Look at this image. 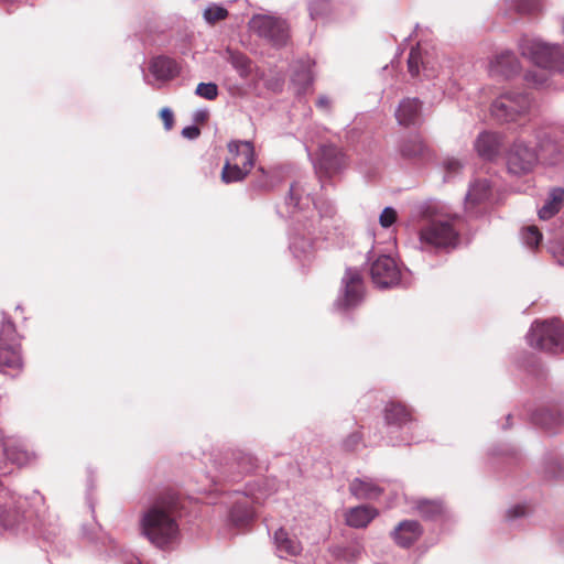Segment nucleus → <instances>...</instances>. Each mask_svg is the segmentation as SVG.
Returning a JSON list of instances; mask_svg holds the SVG:
<instances>
[{
	"label": "nucleus",
	"mask_w": 564,
	"mask_h": 564,
	"mask_svg": "<svg viewBox=\"0 0 564 564\" xmlns=\"http://www.w3.org/2000/svg\"><path fill=\"white\" fill-rule=\"evenodd\" d=\"M519 48L522 56L528 57L535 65L558 73L564 72V52L561 45L525 36L520 40Z\"/></svg>",
	"instance_id": "f03ea898"
},
{
	"label": "nucleus",
	"mask_w": 564,
	"mask_h": 564,
	"mask_svg": "<svg viewBox=\"0 0 564 564\" xmlns=\"http://www.w3.org/2000/svg\"><path fill=\"white\" fill-rule=\"evenodd\" d=\"M422 534V528L415 520L401 521L391 532L394 542L401 547H410Z\"/></svg>",
	"instance_id": "a211bd4d"
},
{
	"label": "nucleus",
	"mask_w": 564,
	"mask_h": 564,
	"mask_svg": "<svg viewBox=\"0 0 564 564\" xmlns=\"http://www.w3.org/2000/svg\"><path fill=\"white\" fill-rule=\"evenodd\" d=\"M294 80L303 86H308L313 83V75L311 70L307 69L302 73H296Z\"/></svg>",
	"instance_id": "8fccbe9b"
},
{
	"label": "nucleus",
	"mask_w": 564,
	"mask_h": 564,
	"mask_svg": "<svg viewBox=\"0 0 564 564\" xmlns=\"http://www.w3.org/2000/svg\"><path fill=\"white\" fill-rule=\"evenodd\" d=\"M532 99L522 91H508L494 100L490 107L492 117L500 122L516 121L525 116L531 108Z\"/></svg>",
	"instance_id": "423d86ee"
},
{
	"label": "nucleus",
	"mask_w": 564,
	"mask_h": 564,
	"mask_svg": "<svg viewBox=\"0 0 564 564\" xmlns=\"http://www.w3.org/2000/svg\"><path fill=\"white\" fill-rule=\"evenodd\" d=\"M429 59L423 56L420 45L413 47L408 57V69L411 76L415 77L420 73V67L427 72L430 69Z\"/></svg>",
	"instance_id": "f704fd0d"
},
{
	"label": "nucleus",
	"mask_w": 564,
	"mask_h": 564,
	"mask_svg": "<svg viewBox=\"0 0 564 564\" xmlns=\"http://www.w3.org/2000/svg\"><path fill=\"white\" fill-rule=\"evenodd\" d=\"M564 204V188L554 187L549 192L547 198L538 214L540 219L547 220L557 214Z\"/></svg>",
	"instance_id": "cd10ccee"
},
{
	"label": "nucleus",
	"mask_w": 564,
	"mask_h": 564,
	"mask_svg": "<svg viewBox=\"0 0 564 564\" xmlns=\"http://www.w3.org/2000/svg\"><path fill=\"white\" fill-rule=\"evenodd\" d=\"M226 61L238 72L241 78H248L251 74V61L241 52L232 51L231 48L226 50Z\"/></svg>",
	"instance_id": "7c9ffc66"
},
{
	"label": "nucleus",
	"mask_w": 564,
	"mask_h": 564,
	"mask_svg": "<svg viewBox=\"0 0 564 564\" xmlns=\"http://www.w3.org/2000/svg\"><path fill=\"white\" fill-rule=\"evenodd\" d=\"M347 165L346 155L333 144L319 147L317 159L314 161L315 173L319 181L332 177L341 172Z\"/></svg>",
	"instance_id": "f8f14e48"
},
{
	"label": "nucleus",
	"mask_w": 564,
	"mask_h": 564,
	"mask_svg": "<svg viewBox=\"0 0 564 564\" xmlns=\"http://www.w3.org/2000/svg\"><path fill=\"white\" fill-rule=\"evenodd\" d=\"M384 420L390 426L403 427L413 423L410 410L400 402L391 401L384 408Z\"/></svg>",
	"instance_id": "5701e85b"
},
{
	"label": "nucleus",
	"mask_w": 564,
	"mask_h": 564,
	"mask_svg": "<svg viewBox=\"0 0 564 564\" xmlns=\"http://www.w3.org/2000/svg\"><path fill=\"white\" fill-rule=\"evenodd\" d=\"M257 186H258V187H264V186H265V184H264V183H258V184H257Z\"/></svg>",
	"instance_id": "4d7b16f0"
},
{
	"label": "nucleus",
	"mask_w": 564,
	"mask_h": 564,
	"mask_svg": "<svg viewBox=\"0 0 564 564\" xmlns=\"http://www.w3.org/2000/svg\"><path fill=\"white\" fill-rule=\"evenodd\" d=\"M250 171L251 169H246L239 162H230L229 160H227L223 167L221 180L226 184L240 182L245 180V177L250 173Z\"/></svg>",
	"instance_id": "2f4dec72"
},
{
	"label": "nucleus",
	"mask_w": 564,
	"mask_h": 564,
	"mask_svg": "<svg viewBox=\"0 0 564 564\" xmlns=\"http://www.w3.org/2000/svg\"><path fill=\"white\" fill-rule=\"evenodd\" d=\"M286 205L295 210H301L313 204L317 208V203L312 198V191L307 188L306 183L299 180L291 184L289 195L285 200Z\"/></svg>",
	"instance_id": "f3484780"
},
{
	"label": "nucleus",
	"mask_w": 564,
	"mask_h": 564,
	"mask_svg": "<svg viewBox=\"0 0 564 564\" xmlns=\"http://www.w3.org/2000/svg\"><path fill=\"white\" fill-rule=\"evenodd\" d=\"M459 235L452 220H433L419 230L421 249L425 251L454 249Z\"/></svg>",
	"instance_id": "39448f33"
},
{
	"label": "nucleus",
	"mask_w": 564,
	"mask_h": 564,
	"mask_svg": "<svg viewBox=\"0 0 564 564\" xmlns=\"http://www.w3.org/2000/svg\"><path fill=\"white\" fill-rule=\"evenodd\" d=\"M160 117L164 123L165 130H167V131L171 130L174 124V116H173L172 110L167 107L161 109Z\"/></svg>",
	"instance_id": "de8ad7c7"
},
{
	"label": "nucleus",
	"mask_w": 564,
	"mask_h": 564,
	"mask_svg": "<svg viewBox=\"0 0 564 564\" xmlns=\"http://www.w3.org/2000/svg\"><path fill=\"white\" fill-rule=\"evenodd\" d=\"M290 249L295 258L306 260L312 254L313 245L310 238L294 236L291 238Z\"/></svg>",
	"instance_id": "c9c22d12"
},
{
	"label": "nucleus",
	"mask_w": 564,
	"mask_h": 564,
	"mask_svg": "<svg viewBox=\"0 0 564 564\" xmlns=\"http://www.w3.org/2000/svg\"><path fill=\"white\" fill-rule=\"evenodd\" d=\"M507 4L519 13H533L540 10V0H506Z\"/></svg>",
	"instance_id": "58836bf2"
},
{
	"label": "nucleus",
	"mask_w": 564,
	"mask_h": 564,
	"mask_svg": "<svg viewBox=\"0 0 564 564\" xmlns=\"http://www.w3.org/2000/svg\"><path fill=\"white\" fill-rule=\"evenodd\" d=\"M329 0H312L308 6L312 19L326 14L329 10Z\"/></svg>",
	"instance_id": "37998d69"
},
{
	"label": "nucleus",
	"mask_w": 564,
	"mask_h": 564,
	"mask_svg": "<svg viewBox=\"0 0 564 564\" xmlns=\"http://www.w3.org/2000/svg\"><path fill=\"white\" fill-rule=\"evenodd\" d=\"M214 468L216 474L213 476V481L215 484L235 482L257 468V459L249 453L236 449L215 458Z\"/></svg>",
	"instance_id": "7ed1b4c3"
},
{
	"label": "nucleus",
	"mask_w": 564,
	"mask_h": 564,
	"mask_svg": "<svg viewBox=\"0 0 564 564\" xmlns=\"http://www.w3.org/2000/svg\"><path fill=\"white\" fill-rule=\"evenodd\" d=\"M364 297L361 273L356 268H347L341 279V291L334 303L338 311H349L358 306Z\"/></svg>",
	"instance_id": "1a4fd4ad"
},
{
	"label": "nucleus",
	"mask_w": 564,
	"mask_h": 564,
	"mask_svg": "<svg viewBox=\"0 0 564 564\" xmlns=\"http://www.w3.org/2000/svg\"><path fill=\"white\" fill-rule=\"evenodd\" d=\"M550 250L552 252L553 258L555 261L564 267V238L560 239L558 241L554 242Z\"/></svg>",
	"instance_id": "a18cd8bd"
},
{
	"label": "nucleus",
	"mask_w": 564,
	"mask_h": 564,
	"mask_svg": "<svg viewBox=\"0 0 564 564\" xmlns=\"http://www.w3.org/2000/svg\"><path fill=\"white\" fill-rule=\"evenodd\" d=\"M142 534L156 547L164 549L176 541L178 525L171 513L159 505L145 511L140 521Z\"/></svg>",
	"instance_id": "f257e3e1"
},
{
	"label": "nucleus",
	"mask_w": 564,
	"mask_h": 564,
	"mask_svg": "<svg viewBox=\"0 0 564 564\" xmlns=\"http://www.w3.org/2000/svg\"><path fill=\"white\" fill-rule=\"evenodd\" d=\"M259 171L264 174L263 167H259Z\"/></svg>",
	"instance_id": "13d9d810"
},
{
	"label": "nucleus",
	"mask_w": 564,
	"mask_h": 564,
	"mask_svg": "<svg viewBox=\"0 0 564 564\" xmlns=\"http://www.w3.org/2000/svg\"><path fill=\"white\" fill-rule=\"evenodd\" d=\"M511 417H512V416H511V414H508V416H507V419H506V420H507L508 425H507V426H503V429H507V427H509V426H510V425H509V422H510Z\"/></svg>",
	"instance_id": "6e6d98bb"
},
{
	"label": "nucleus",
	"mask_w": 564,
	"mask_h": 564,
	"mask_svg": "<svg viewBox=\"0 0 564 564\" xmlns=\"http://www.w3.org/2000/svg\"><path fill=\"white\" fill-rule=\"evenodd\" d=\"M544 473L546 477L554 479L564 478V457L550 456L545 459Z\"/></svg>",
	"instance_id": "e433bc0d"
},
{
	"label": "nucleus",
	"mask_w": 564,
	"mask_h": 564,
	"mask_svg": "<svg viewBox=\"0 0 564 564\" xmlns=\"http://www.w3.org/2000/svg\"><path fill=\"white\" fill-rule=\"evenodd\" d=\"M378 514L377 509L369 507V506H358L350 508L346 512V524L356 528L361 529L366 528Z\"/></svg>",
	"instance_id": "bb28decb"
},
{
	"label": "nucleus",
	"mask_w": 564,
	"mask_h": 564,
	"mask_svg": "<svg viewBox=\"0 0 564 564\" xmlns=\"http://www.w3.org/2000/svg\"><path fill=\"white\" fill-rule=\"evenodd\" d=\"M525 514V508L523 506H514L507 511V519L509 521L523 517Z\"/></svg>",
	"instance_id": "603ef678"
},
{
	"label": "nucleus",
	"mask_w": 564,
	"mask_h": 564,
	"mask_svg": "<svg viewBox=\"0 0 564 564\" xmlns=\"http://www.w3.org/2000/svg\"><path fill=\"white\" fill-rule=\"evenodd\" d=\"M149 72L154 77L155 83L149 80L144 75L145 83L160 88L161 84L167 83L178 76L181 68L174 59L160 55L150 61Z\"/></svg>",
	"instance_id": "ddd939ff"
},
{
	"label": "nucleus",
	"mask_w": 564,
	"mask_h": 564,
	"mask_svg": "<svg viewBox=\"0 0 564 564\" xmlns=\"http://www.w3.org/2000/svg\"><path fill=\"white\" fill-rule=\"evenodd\" d=\"M332 555L345 564H355L365 553V546L359 539L351 540L346 545H335L330 549Z\"/></svg>",
	"instance_id": "4be33fe9"
},
{
	"label": "nucleus",
	"mask_w": 564,
	"mask_h": 564,
	"mask_svg": "<svg viewBox=\"0 0 564 564\" xmlns=\"http://www.w3.org/2000/svg\"><path fill=\"white\" fill-rule=\"evenodd\" d=\"M462 166L463 165H462L460 161H458L456 159H447L444 162V167H445L447 174H453V173L458 172L462 169Z\"/></svg>",
	"instance_id": "3c124183"
},
{
	"label": "nucleus",
	"mask_w": 564,
	"mask_h": 564,
	"mask_svg": "<svg viewBox=\"0 0 564 564\" xmlns=\"http://www.w3.org/2000/svg\"><path fill=\"white\" fill-rule=\"evenodd\" d=\"M413 215L416 218L426 220V223L433 220H453V218L449 217L446 205L434 198H429L415 204Z\"/></svg>",
	"instance_id": "2eb2a0df"
},
{
	"label": "nucleus",
	"mask_w": 564,
	"mask_h": 564,
	"mask_svg": "<svg viewBox=\"0 0 564 564\" xmlns=\"http://www.w3.org/2000/svg\"><path fill=\"white\" fill-rule=\"evenodd\" d=\"M520 65L516 54L506 50L494 56L489 63V72L491 75L502 76L506 78L519 72Z\"/></svg>",
	"instance_id": "dca6fc26"
},
{
	"label": "nucleus",
	"mask_w": 564,
	"mask_h": 564,
	"mask_svg": "<svg viewBox=\"0 0 564 564\" xmlns=\"http://www.w3.org/2000/svg\"><path fill=\"white\" fill-rule=\"evenodd\" d=\"M361 442V434L359 432H354L351 434H349L347 436V438H345V441L343 442V447L346 449V451H354L358 445L359 443Z\"/></svg>",
	"instance_id": "49530a36"
},
{
	"label": "nucleus",
	"mask_w": 564,
	"mask_h": 564,
	"mask_svg": "<svg viewBox=\"0 0 564 564\" xmlns=\"http://www.w3.org/2000/svg\"><path fill=\"white\" fill-rule=\"evenodd\" d=\"M250 26L260 37L265 39L275 47L286 45L290 39V29L285 20L271 15H254Z\"/></svg>",
	"instance_id": "6e6552de"
},
{
	"label": "nucleus",
	"mask_w": 564,
	"mask_h": 564,
	"mask_svg": "<svg viewBox=\"0 0 564 564\" xmlns=\"http://www.w3.org/2000/svg\"><path fill=\"white\" fill-rule=\"evenodd\" d=\"M316 106H317V108H319L322 110L329 111V109H330V100H329V98L327 96L322 95V96H319L317 98Z\"/></svg>",
	"instance_id": "864d4df0"
},
{
	"label": "nucleus",
	"mask_w": 564,
	"mask_h": 564,
	"mask_svg": "<svg viewBox=\"0 0 564 564\" xmlns=\"http://www.w3.org/2000/svg\"><path fill=\"white\" fill-rule=\"evenodd\" d=\"M3 453L6 458L17 466L26 465L31 460V454L22 445L4 444Z\"/></svg>",
	"instance_id": "72a5a7b5"
},
{
	"label": "nucleus",
	"mask_w": 564,
	"mask_h": 564,
	"mask_svg": "<svg viewBox=\"0 0 564 564\" xmlns=\"http://www.w3.org/2000/svg\"><path fill=\"white\" fill-rule=\"evenodd\" d=\"M232 470H237V466L232 464Z\"/></svg>",
	"instance_id": "bf43d9fd"
},
{
	"label": "nucleus",
	"mask_w": 564,
	"mask_h": 564,
	"mask_svg": "<svg viewBox=\"0 0 564 564\" xmlns=\"http://www.w3.org/2000/svg\"><path fill=\"white\" fill-rule=\"evenodd\" d=\"M491 192V183L487 178L476 180L466 193V203L470 205L485 203L490 198Z\"/></svg>",
	"instance_id": "c85d7f7f"
},
{
	"label": "nucleus",
	"mask_w": 564,
	"mask_h": 564,
	"mask_svg": "<svg viewBox=\"0 0 564 564\" xmlns=\"http://www.w3.org/2000/svg\"><path fill=\"white\" fill-rule=\"evenodd\" d=\"M254 518V511L251 507V501L247 496L239 498L232 505L229 519L236 527H245L249 524Z\"/></svg>",
	"instance_id": "393cba45"
},
{
	"label": "nucleus",
	"mask_w": 564,
	"mask_h": 564,
	"mask_svg": "<svg viewBox=\"0 0 564 564\" xmlns=\"http://www.w3.org/2000/svg\"><path fill=\"white\" fill-rule=\"evenodd\" d=\"M228 151L230 153V162H239L246 169H252L254 165V148L250 141H236L232 140L228 143Z\"/></svg>",
	"instance_id": "aec40b11"
},
{
	"label": "nucleus",
	"mask_w": 564,
	"mask_h": 564,
	"mask_svg": "<svg viewBox=\"0 0 564 564\" xmlns=\"http://www.w3.org/2000/svg\"><path fill=\"white\" fill-rule=\"evenodd\" d=\"M367 260L370 263V275L373 284L379 289H389L402 284L401 271L395 260L387 254L375 256L373 250L368 251Z\"/></svg>",
	"instance_id": "0eeeda50"
},
{
	"label": "nucleus",
	"mask_w": 564,
	"mask_h": 564,
	"mask_svg": "<svg viewBox=\"0 0 564 564\" xmlns=\"http://www.w3.org/2000/svg\"><path fill=\"white\" fill-rule=\"evenodd\" d=\"M422 102L417 98H404L399 104L395 118L401 126H416L421 122Z\"/></svg>",
	"instance_id": "6ab92c4d"
},
{
	"label": "nucleus",
	"mask_w": 564,
	"mask_h": 564,
	"mask_svg": "<svg viewBox=\"0 0 564 564\" xmlns=\"http://www.w3.org/2000/svg\"><path fill=\"white\" fill-rule=\"evenodd\" d=\"M200 130L198 127L192 124L183 128L182 135L188 140H195L199 137Z\"/></svg>",
	"instance_id": "09e8293b"
},
{
	"label": "nucleus",
	"mask_w": 564,
	"mask_h": 564,
	"mask_svg": "<svg viewBox=\"0 0 564 564\" xmlns=\"http://www.w3.org/2000/svg\"><path fill=\"white\" fill-rule=\"evenodd\" d=\"M531 421L550 433H557L564 427V412L556 406L541 408L531 414Z\"/></svg>",
	"instance_id": "4468645a"
},
{
	"label": "nucleus",
	"mask_w": 564,
	"mask_h": 564,
	"mask_svg": "<svg viewBox=\"0 0 564 564\" xmlns=\"http://www.w3.org/2000/svg\"><path fill=\"white\" fill-rule=\"evenodd\" d=\"M395 219L397 212L390 206L386 207L379 216V223L383 228L390 227L395 221Z\"/></svg>",
	"instance_id": "c03bdc74"
},
{
	"label": "nucleus",
	"mask_w": 564,
	"mask_h": 564,
	"mask_svg": "<svg viewBox=\"0 0 564 564\" xmlns=\"http://www.w3.org/2000/svg\"><path fill=\"white\" fill-rule=\"evenodd\" d=\"M399 151L404 159H416L424 155L426 145L420 135L415 134L402 140L399 145Z\"/></svg>",
	"instance_id": "c756f323"
},
{
	"label": "nucleus",
	"mask_w": 564,
	"mask_h": 564,
	"mask_svg": "<svg viewBox=\"0 0 564 564\" xmlns=\"http://www.w3.org/2000/svg\"><path fill=\"white\" fill-rule=\"evenodd\" d=\"M208 117V112L205 109H199L194 113V120L196 122H204Z\"/></svg>",
	"instance_id": "5fc2aeb1"
},
{
	"label": "nucleus",
	"mask_w": 564,
	"mask_h": 564,
	"mask_svg": "<svg viewBox=\"0 0 564 564\" xmlns=\"http://www.w3.org/2000/svg\"><path fill=\"white\" fill-rule=\"evenodd\" d=\"M195 94L206 100H215L218 96V86L215 83H199Z\"/></svg>",
	"instance_id": "79ce46f5"
},
{
	"label": "nucleus",
	"mask_w": 564,
	"mask_h": 564,
	"mask_svg": "<svg viewBox=\"0 0 564 564\" xmlns=\"http://www.w3.org/2000/svg\"><path fill=\"white\" fill-rule=\"evenodd\" d=\"M539 161L535 149L523 141H516L506 154L507 170L510 174L522 176L530 173Z\"/></svg>",
	"instance_id": "9d476101"
},
{
	"label": "nucleus",
	"mask_w": 564,
	"mask_h": 564,
	"mask_svg": "<svg viewBox=\"0 0 564 564\" xmlns=\"http://www.w3.org/2000/svg\"><path fill=\"white\" fill-rule=\"evenodd\" d=\"M523 243L529 248H535L542 240V234L535 226H529L521 232Z\"/></svg>",
	"instance_id": "a19ab883"
},
{
	"label": "nucleus",
	"mask_w": 564,
	"mask_h": 564,
	"mask_svg": "<svg viewBox=\"0 0 564 564\" xmlns=\"http://www.w3.org/2000/svg\"><path fill=\"white\" fill-rule=\"evenodd\" d=\"M419 512L426 519H434L444 511L443 503L435 500H422L417 503Z\"/></svg>",
	"instance_id": "4c0bfd02"
},
{
	"label": "nucleus",
	"mask_w": 564,
	"mask_h": 564,
	"mask_svg": "<svg viewBox=\"0 0 564 564\" xmlns=\"http://www.w3.org/2000/svg\"><path fill=\"white\" fill-rule=\"evenodd\" d=\"M274 543L280 557L295 556L302 551L300 541L282 528L275 531Z\"/></svg>",
	"instance_id": "a878e982"
},
{
	"label": "nucleus",
	"mask_w": 564,
	"mask_h": 564,
	"mask_svg": "<svg viewBox=\"0 0 564 564\" xmlns=\"http://www.w3.org/2000/svg\"><path fill=\"white\" fill-rule=\"evenodd\" d=\"M227 17V9L215 3L209 4L203 12V18L208 24H214L217 21L226 19Z\"/></svg>",
	"instance_id": "ea45409f"
},
{
	"label": "nucleus",
	"mask_w": 564,
	"mask_h": 564,
	"mask_svg": "<svg viewBox=\"0 0 564 564\" xmlns=\"http://www.w3.org/2000/svg\"><path fill=\"white\" fill-rule=\"evenodd\" d=\"M22 358L19 350L15 326L11 319H3L0 325V370L20 368Z\"/></svg>",
	"instance_id": "9b49d317"
},
{
	"label": "nucleus",
	"mask_w": 564,
	"mask_h": 564,
	"mask_svg": "<svg viewBox=\"0 0 564 564\" xmlns=\"http://www.w3.org/2000/svg\"><path fill=\"white\" fill-rule=\"evenodd\" d=\"M539 158L545 160L549 164H555L561 158L558 145L549 135H543L539 141Z\"/></svg>",
	"instance_id": "473e14b6"
},
{
	"label": "nucleus",
	"mask_w": 564,
	"mask_h": 564,
	"mask_svg": "<svg viewBox=\"0 0 564 564\" xmlns=\"http://www.w3.org/2000/svg\"><path fill=\"white\" fill-rule=\"evenodd\" d=\"M527 339L533 348L552 354L564 352V324L558 318L535 321Z\"/></svg>",
	"instance_id": "20e7f679"
},
{
	"label": "nucleus",
	"mask_w": 564,
	"mask_h": 564,
	"mask_svg": "<svg viewBox=\"0 0 564 564\" xmlns=\"http://www.w3.org/2000/svg\"><path fill=\"white\" fill-rule=\"evenodd\" d=\"M350 494L357 499L372 500L378 499L383 489L368 477L355 478L349 484Z\"/></svg>",
	"instance_id": "412c9836"
},
{
	"label": "nucleus",
	"mask_w": 564,
	"mask_h": 564,
	"mask_svg": "<svg viewBox=\"0 0 564 564\" xmlns=\"http://www.w3.org/2000/svg\"><path fill=\"white\" fill-rule=\"evenodd\" d=\"M500 147V137L492 132H482L475 141V149L477 153L486 160H492L496 158L499 153Z\"/></svg>",
	"instance_id": "b1692460"
}]
</instances>
